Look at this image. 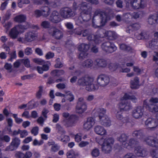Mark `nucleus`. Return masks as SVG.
<instances>
[{"instance_id": "8", "label": "nucleus", "mask_w": 158, "mask_h": 158, "mask_svg": "<svg viewBox=\"0 0 158 158\" xmlns=\"http://www.w3.org/2000/svg\"><path fill=\"white\" fill-rule=\"evenodd\" d=\"M48 32L49 35L56 40H60L63 38L64 33L62 30L55 27L51 28L49 30Z\"/></svg>"}, {"instance_id": "49", "label": "nucleus", "mask_w": 158, "mask_h": 158, "mask_svg": "<svg viewBox=\"0 0 158 158\" xmlns=\"http://www.w3.org/2000/svg\"><path fill=\"white\" fill-rule=\"evenodd\" d=\"M44 141L42 140H41L38 141L36 139L34 140L33 143V144L34 146H40L43 144Z\"/></svg>"}, {"instance_id": "13", "label": "nucleus", "mask_w": 158, "mask_h": 158, "mask_svg": "<svg viewBox=\"0 0 158 158\" xmlns=\"http://www.w3.org/2000/svg\"><path fill=\"white\" fill-rule=\"evenodd\" d=\"M44 10H36L34 11L35 15L36 18H39L42 16L44 17H47L50 12V9L48 6H45Z\"/></svg>"}, {"instance_id": "46", "label": "nucleus", "mask_w": 158, "mask_h": 158, "mask_svg": "<svg viewBox=\"0 0 158 158\" xmlns=\"http://www.w3.org/2000/svg\"><path fill=\"white\" fill-rule=\"evenodd\" d=\"M79 154L71 150L70 152V158H78Z\"/></svg>"}, {"instance_id": "34", "label": "nucleus", "mask_w": 158, "mask_h": 158, "mask_svg": "<svg viewBox=\"0 0 158 158\" xmlns=\"http://www.w3.org/2000/svg\"><path fill=\"white\" fill-rule=\"evenodd\" d=\"M36 102L34 100H32L27 104V109L30 110L34 108L36 106Z\"/></svg>"}, {"instance_id": "5", "label": "nucleus", "mask_w": 158, "mask_h": 158, "mask_svg": "<svg viewBox=\"0 0 158 158\" xmlns=\"http://www.w3.org/2000/svg\"><path fill=\"white\" fill-rule=\"evenodd\" d=\"M96 112L99 118V122L100 123L105 127H109L111 125V123L109 118L105 114L106 110L103 108H97L94 111Z\"/></svg>"}, {"instance_id": "37", "label": "nucleus", "mask_w": 158, "mask_h": 158, "mask_svg": "<svg viewBox=\"0 0 158 158\" xmlns=\"http://www.w3.org/2000/svg\"><path fill=\"white\" fill-rule=\"evenodd\" d=\"M56 130L58 131V133L61 134H64L65 133V132L64 130L59 124L57 123L56 124Z\"/></svg>"}, {"instance_id": "50", "label": "nucleus", "mask_w": 158, "mask_h": 158, "mask_svg": "<svg viewBox=\"0 0 158 158\" xmlns=\"http://www.w3.org/2000/svg\"><path fill=\"white\" fill-rule=\"evenodd\" d=\"M39 131V127H33L31 131V133L33 134L34 135L36 136L38 135Z\"/></svg>"}, {"instance_id": "11", "label": "nucleus", "mask_w": 158, "mask_h": 158, "mask_svg": "<svg viewBox=\"0 0 158 158\" xmlns=\"http://www.w3.org/2000/svg\"><path fill=\"white\" fill-rule=\"evenodd\" d=\"M104 31H103V32ZM105 34L104 35H94V36L92 35H89L88 36V39L89 40H93L96 43L98 44L99 41V38L102 37L104 36H108V37H111L112 34H113V31H105Z\"/></svg>"}, {"instance_id": "15", "label": "nucleus", "mask_w": 158, "mask_h": 158, "mask_svg": "<svg viewBox=\"0 0 158 158\" xmlns=\"http://www.w3.org/2000/svg\"><path fill=\"white\" fill-rule=\"evenodd\" d=\"M156 119H155L148 118L145 124L147 128L152 130L157 126L158 124V113L156 115Z\"/></svg>"}, {"instance_id": "41", "label": "nucleus", "mask_w": 158, "mask_h": 158, "mask_svg": "<svg viewBox=\"0 0 158 158\" xmlns=\"http://www.w3.org/2000/svg\"><path fill=\"white\" fill-rule=\"evenodd\" d=\"M99 154V150L97 148H95L93 149L91 152L92 156L94 157L98 156Z\"/></svg>"}, {"instance_id": "21", "label": "nucleus", "mask_w": 158, "mask_h": 158, "mask_svg": "<svg viewBox=\"0 0 158 158\" xmlns=\"http://www.w3.org/2000/svg\"><path fill=\"white\" fill-rule=\"evenodd\" d=\"M80 9L81 13L86 14H89L91 10V7L85 2L82 3L80 5Z\"/></svg>"}, {"instance_id": "45", "label": "nucleus", "mask_w": 158, "mask_h": 158, "mask_svg": "<svg viewBox=\"0 0 158 158\" xmlns=\"http://www.w3.org/2000/svg\"><path fill=\"white\" fill-rule=\"evenodd\" d=\"M17 115L16 114H13L12 115L13 117L15 118V122L17 124H20L23 121V120L22 118H18Z\"/></svg>"}, {"instance_id": "26", "label": "nucleus", "mask_w": 158, "mask_h": 158, "mask_svg": "<svg viewBox=\"0 0 158 158\" xmlns=\"http://www.w3.org/2000/svg\"><path fill=\"white\" fill-rule=\"evenodd\" d=\"M131 87L132 89H137L139 86V78L138 77H135L130 81Z\"/></svg>"}, {"instance_id": "44", "label": "nucleus", "mask_w": 158, "mask_h": 158, "mask_svg": "<svg viewBox=\"0 0 158 158\" xmlns=\"http://www.w3.org/2000/svg\"><path fill=\"white\" fill-rule=\"evenodd\" d=\"M33 61L34 63L39 65H42L45 63L44 60L37 58L33 59Z\"/></svg>"}, {"instance_id": "12", "label": "nucleus", "mask_w": 158, "mask_h": 158, "mask_svg": "<svg viewBox=\"0 0 158 158\" xmlns=\"http://www.w3.org/2000/svg\"><path fill=\"white\" fill-rule=\"evenodd\" d=\"M101 47L103 51L108 53L112 52L117 49L116 47L114 44L108 42L103 43Z\"/></svg>"}, {"instance_id": "3", "label": "nucleus", "mask_w": 158, "mask_h": 158, "mask_svg": "<svg viewBox=\"0 0 158 158\" xmlns=\"http://www.w3.org/2000/svg\"><path fill=\"white\" fill-rule=\"evenodd\" d=\"M77 83L81 85H85L86 90L88 91L94 90L98 88V86L95 85L94 79L92 77H82L78 80Z\"/></svg>"}, {"instance_id": "43", "label": "nucleus", "mask_w": 158, "mask_h": 158, "mask_svg": "<svg viewBox=\"0 0 158 158\" xmlns=\"http://www.w3.org/2000/svg\"><path fill=\"white\" fill-rule=\"evenodd\" d=\"M120 48L122 50L128 51H130L131 49V48L130 46L123 44L120 45Z\"/></svg>"}, {"instance_id": "32", "label": "nucleus", "mask_w": 158, "mask_h": 158, "mask_svg": "<svg viewBox=\"0 0 158 158\" xmlns=\"http://www.w3.org/2000/svg\"><path fill=\"white\" fill-rule=\"evenodd\" d=\"M97 66L100 67L104 68L107 65V62L104 59H97L96 60Z\"/></svg>"}, {"instance_id": "39", "label": "nucleus", "mask_w": 158, "mask_h": 158, "mask_svg": "<svg viewBox=\"0 0 158 158\" xmlns=\"http://www.w3.org/2000/svg\"><path fill=\"white\" fill-rule=\"evenodd\" d=\"M34 3L37 5H40L42 4L43 2H44L45 4H49L48 0H33Z\"/></svg>"}, {"instance_id": "35", "label": "nucleus", "mask_w": 158, "mask_h": 158, "mask_svg": "<svg viewBox=\"0 0 158 158\" xmlns=\"http://www.w3.org/2000/svg\"><path fill=\"white\" fill-rule=\"evenodd\" d=\"M20 60L26 67L29 68L31 67L30 61L28 58L20 59Z\"/></svg>"}, {"instance_id": "38", "label": "nucleus", "mask_w": 158, "mask_h": 158, "mask_svg": "<svg viewBox=\"0 0 158 158\" xmlns=\"http://www.w3.org/2000/svg\"><path fill=\"white\" fill-rule=\"evenodd\" d=\"M60 148V146L58 144L56 143L51 147L50 151L52 152H57Z\"/></svg>"}, {"instance_id": "63", "label": "nucleus", "mask_w": 158, "mask_h": 158, "mask_svg": "<svg viewBox=\"0 0 158 158\" xmlns=\"http://www.w3.org/2000/svg\"><path fill=\"white\" fill-rule=\"evenodd\" d=\"M32 53L31 48L29 47L27 48L25 50V53L26 55H28L31 54Z\"/></svg>"}, {"instance_id": "19", "label": "nucleus", "mask_w": 158, "mask_h": 158, "mask_svg": "<svg viewBox=\"0 0 158 158\" xmlns=\"http://www.w3.org/2000/svg\"><path fill=\"white\" fill-rule=\"evenodd\" d=\"M143 110L141 107H137L133 110L132 116L135 118H140L143 116Z\"/></svg>"}, {"instance_id": "62", "label": "nucleus", "mask_w": 158, "mask_h": 158, "mask_svg": "<svg viewBox=\"0 0 158 158\" xmlns=\"http://www.w3.org/2000/svg\"><path fill=\"white\" fill-rule=\"evenodd\" d=\"M123 158H136V157L132 153H128L124 156Z\"/></svg>"}, {"instance_id": "53", "label": "nucleus", "mask_w": 158, "mask_h": 158, "mask_svg": "<svg viewBox=\"0 0 158 158\" xmlns=\"http://www.w3.org/2000/svg\"><path fill=\"white\" fill-rule=\"evenodd\" d=\"M82 134L81 133H79L76 134L74 137L75 140L77 142H79L81 140Z\"/></svg>"}, {"instance_id": "51", "label": "nucleus", "mask_w": 158, "mask_h": 158, "mask_svg": "<svg viewBox=\"0 0 158 158\" xmlns=\"http://www.w3.org/2000/svg\"><path fill=\"white\" fill-rule=\"evenodd\" d=\"M41 26L44 28H48L49 27L50 23L48 22L47 21H44L42 22Z\"/></svg>"}, {"instance_id": "4", "label": "nucleus", "mask_w": 158, "mask_h": 158, "mask_svg": "<svg viewBox=\"0 0 158 158\" xmlns=\"http://www.w3.org/2000/svg\"><path fill=\"white\" fill-rule=\"evenodd\" d=\"M97 142L102 146V150L105 153L110 152L114 142V140L112 138H109L104 139H101L100 140H97Z\"/></svg>"}, {"instance_id": "48", "label": "nucleus", "mask_w": 158, "mask_h": 158, "mask_svg": "<svg viewBox=\"0 0 158 158\" xmlns=\"http://www.w3.org/2000/svg\"><path fill=\"white\" fill-rule=\"evenodd\" d=\"M60 59L59 58H57L56 60V64L55 65V67L56 68H60L63 66V64L60 61Z\"/></svg>"}, {"instance_id": "57", "label": "nucleus", "mask_w": 158, "mask_h": 158, "mask_svg": "<svg viewBox=\"0 0 158 158\" xmlns=\"http://www.w3.org/2000/svg\"><path fill=\"white\" fill-rule=\"evenodd\" d=\"M48 112V110L45 108L42 111V115L45 118V119H46L48 118L47 114Z\"/></svg>"}, {"instance_id": "60", "label": "nucleus", "mask_w": 158, "mask_h": 158, "mask_svg": "<svg viewBox=\"0 0 158 158\" xmlns=\"http://www.w3.org/2000/svg\"><path fill=\"white\" fill-rule=\"evenodd\" d=\"M89 144V143L88 141H82L80 143L79 146L80 147L82 148L85 147Z\"/></svg>"}, {"instance_id": "29", "label": "nucleus", "mask_w": 158, "mask_h": 158, "mask_svg": "<svg viewBox=\"0 0 158 158\" xmlns=\"http://www.w3.org/2000/svg\"><path fill=\"white\" fill-rule=\"evenodd\" d=\"M63 116L65 118L63 121V123L66 127H69V113L64 112L63 113Z\"/></svg>"}, {"instance_id": "23", "label": "nucleus", "mask_w": 158, "mask_h": 158, "mask_svg": "<svg viewBox=\"0 0 158 158\" xmlns=\"http://www.w3.org/2000/svg\"><path fill=\"white\" fill-rule=\"evenodd\" d=\"M94 131L96 134L101 135H105L107 134L106 130L102 127L99 126H96L94 128Z\"/></svg>"}, {"instance_id": "55", "label": "nucleus", "mask_w": 158, "mask_h": 158, "mask_svg": "<svg viewBox=\"0 0 158 158\" xmlns=\"http://www.w3.org/2000/svg\"><path fill=\"white\" fill-rule=\"evenodd\" d=\"M20 136L21 138H23L28 135V133L26 130H21L20 131Z\"/></svg>"}, {"instance_id": "52", "label": "nucleus", "mask_w": 158, "mask_h": 158, "mask_svg": "<svg viewBox=\"0 0 158 158\" xmlns=\"http://www.w3.org/2000/svg\"><path fill=\"white\" fill-rule=\"evenodd\" d=\"M30 2V1L29 0H19V2L18 3V6L20 7H21L22 6L21 5L22 4H28Z\"/></svg>"}, {"instance_id": "10", "label": "nucleus", "mask_w": 158, "mask_h": 158, "mask_svg": "<svg viewBox=\"0 0 158 158\" xmlns=\"http://www.w3.org/2000/svg\"><path fill=\"white\" fill-rule=\"evenodd\" d=\"M21 140L19 138L15 137L12 139L10 145L7 147L5 150L6 151H13L16 150L20 144Z\"/></svg>"}, {"instance_id": "20", "label": "nucleus", "mask_w": 158, "mask_h": 158, "mask_svg": "<svg viewBox=\"0 0 158 158\" xmlns=\"http://www.w3.org/2000/svg\"><path fill=\"white\" fill-rule=\"evenodd\" d=\"M37 36L36 34L32 31L27 33L25 35V40L27 42H31L35 40Z\"/></svg>"}, {"instance_id": "18", "label": "nucleus", "mask_w": 158, "mask_h": 158, "mask_svg": "<svg viewBox=\"0 0 158 158\" xmlns=\"http://www.w3.org/2000/svg\"><path fill=\"white\" fill-rule=\"evenodd\" d=\"M49 20L51 22L54 23H58L61 20L59 13L56 10H54L52 12L50 16Z\"/></svg>"}, {"instance_id": "42", "label": "nucleus", "mask_w": 158, "mask_h": 158, "mask_svg": "<svg viewBox=\"0 0 158 158\" xmlns=\"http://www.w3.org/2000/svg\"><path fill=\"white\" fill-rule=\"evenodd\" d=\"M39 88V90L36 94V97L38 99H40L41 97L43 92V87L40 86Z\"/></svg>"}, {"instance_id": "17", "label": "nucleus", "mask_w": 158, "mask_h": 158, "mask_svg": "<svg viewBox=\"0 0 158 158\" xmlns=\"http://www.w3.org/2000/svg\"><path fill=\"white\" fill-rule=\"evenodd\" d=\"M95 123L94 119L91 117H89L84 124L83 128L84 129L88 131L92 128Z\"/></svg>"}, {"instance_id": "61", "label": "nucleus", "mask_w": 158, "mask_h": 158, "mask_svg": "<svg viewBox=\"0 0 158 158\" xmlns=\"http://www.w3.org/2000/svg\"><path fill=\"white\" fill-rule=\"evenodd\" d=\"M34 75L33 74H29L26 75H24L21 77V79L23 80L27 79H29L31 77H33Z\"/></svg>"}, {"instance_id": "28", "label": "nucleus", "mask_w": 158, "mask_h": 158, "mask_svg": "<svg viewBox=\"0 0 158 158\" xmlns=\"http://www.w3.org/2000/svg\"><path fill=\"white\" fill-rule=\"evenodd\" d=\"M26 19V16L23 14H20L15 16L14 18L15 22L18 23H22L25 22Z\"/></svg>"}, {"instance_id": "36", "label": "nucleus", "mask_w": 158, "mask_h": 158, "mask_svg": "<svg viewBox=\"0 0 158 158\" xmlns=\"http://www.w3.org/2000/svg\"><path fill=\"white\" fill-rule=\"evenodd\" d=\"M148 22L150 25L155 23L156 22V15H151L148 19Z\"/></svg>"}, {"instance_id": "14", "label": "nucleus", "mask_w": 158, "mask_h": 158, "mask_svg": "<svg viewBox=\"0 0 158 158\" xmlns=\"http://www.w3.org/2000/svg\"><path fill=\"white\" fill-rule=\"evenodd\" d=\"M89 48V46L88 45L85 44H82L79 46L78 50L81 52L79 56V58L80 59H82L86 57L87 55L86 52Z\"/></svg>"}, {"instance_id": "54", "label": "nucleus", "mask_w": 158, "mask_h": 158, "mask_svg": "<svg viewBox=\"0 0 158 158\" xmlns=\"http://www.w3.org/2000/svg\"><path fill=\"white\" fill-rule=\"evenodd\" d=\"M54 54L53 53L49 52H48L45 55V57L47 59H49L54 57Z\"/></svg>"}, {"instance_id": "27", "label": "nucleus", "mask_w": 158, "mask_h": 158, "mask_svg": "<svg viewBox=\"0 0 158 158\" xmlns=\"http://www.w3.org/2000/svg\"><path fill=\"white\" fill-rule=\"evenodd\" d=\"M60 14L62 17L64 18H68L69 15V8L64 7L62 8L60 10Z\"/></svg>"}, {"instance_id": "58", "label": "nucleus", "mask_w": 158, "mask_h": 158, "mask_svg": "<svg viewBox=\"0 0 158 158\" xmlns=\"http://www.w3.org/2000/svg\"><path fill=\"white\" fill-rule=\"evenodd\" d=\"M4 67L7 70H10V72H12V65L11 64L7 63H6L4 65Z\"/></svg>"}, {"instance_id": "16", "label": "nucleus", "mask_w": 158, "mask_h": 158, "mask_svg": "<svg viewBox=\"0 0 158 158\" xmlns=\"http://www.w3.org/2000/svg\"><path fill=\"white\" fill-rule=\"evenodd\" d=\"M110 81L109 77L104 75H99L97 78V82L99 84L102 86L108 85Z\"/></svg>"}, {"instance_id": "33", "label": "nucleus", "mask_w": 158, "mask_h": 158, "mask_svg": "<svg viewBox=\"0 0 158 158\" xmlns=\"http://www.w3.org/2000/svg\"><path fill=\"white\" fill-rule=\"evenodd\" d=\"M93 60L90 59L85 60L82 64V66L86 68H90L93 66Z\"/></svg>"}, {"instance_id": "24", "label": "nucleus", "mask_w": 158, "mask_h": 158, "mask_svg": "<svg viewBox=\"0 0 158 158\" xmlns=\"http://www.w3.org/2000/svg\"><path fill=\"white\" fill-rule=\"evenodd\" d=\"M145 142L149 146L156 147H158V140L154 139L152 137L149 136L147 137Z\"/></svg>"}, {"instance_id": "6", "label": "nucleus", "mask_w": 158, "mask_h": 158, "mask_svg": "<svg viewBox=\"0 0 158 158\" xmlns=\"http://www.w3.org/2000/svg\"><path fill=\"white\" fill-rule=\"evenodd\" d=\"M158 103V98H151L148 102L146 100L143 101V106L146 108L148 110L152 113L158 111V107L154 105L155 104Z\"/></svg>"}, {"instance_id": "59", "label": "nucleus", "mask_w": 158, "mask_h": 158, "mask_svg": "<svg viewBox=\"0 0 158 158\" xmlns=\"http://www.w3.org/2000/svg\"><path fill=\"white\" fill-rule=\"evenodd\" d=\"M140 27V25L139 24L135 23L131 26L129 27V29L132 28L133 30H136L139 29Z\"/></svg>"}, {"instance_id": "22", "label": "nucleus", "mask_w": 158, "mask_h": 158, "mask_svg": "<svg viewBox=\"0 0 158 158\" xmlns=\"http://www.w3.org/2000/svg\"><path fill=\"white\" fill-rule=\"evenodd\" d=\"M32 156V153L30 151L27 152L25 154L20 152H17L15 154L16 158H31Z\"/></svg>"}, {"instance_id": "7", "label": "nucleus", "mask_w": 158, "mask_h": 158, "mask_svg": "<svg viewBox=\"0 0 158 158\" xmlns=\"http://www.w3.org/2000/svg\"><path fill=\"white\" fill-rule=\"evenodd\" d=\"M126 6L129 9H138L143 8L145 5L142 0H128L126 1Z\"/></svg>"}, {"instance_id": "1", "label": "nucleus", "mask_w": 158, "mask_h": 158, "mask_svg": "<svg viewBox=\"0 0 158 158\" xmlns=\"http://www.w3.org/2000/svg\"><path fill=\"white\" fill-rule=\"evenodd\" d=\"M127 99H130L133 102H135L137 100L136 98L134 96L130 95L127 94H125L121 98L119 103L118 105V107L120 110V111L116 112L115 113V116L117 120L121 121L122 123H126L127 121V119L123 117L122 115L121 111L129 110L131 107L130 103L127 101Z\"/></svg>"}, {"instance_id": "2", "label": "nucleus", "mask_w": 158, "mask_h": 158, "mask_svg": "<svg viewBox=\"0 0 158 158\" xmlns=\"http://www.w3.org/2000/svg\"><path fill=\"white\" fill-rule=\"evenodd\" d=\"M127 137L125 134H122L119 137L118 140L120 142L123 143V147L128 149L134 147L135 148V153L138 156H145L147 155L146 151L140 147L138 146L137 141L131 139L128 141L126 142Z\"/></svg>"}, {"instance_id": "56", "label": "nucleus", "mask_w": 158, "mask_h": 158, "mask_svg": "<svg viewBox=\"0 0 158 158\" xmlns=\"http://www.w3.org/2000/svg\"><path fill=\"white\" fill-rule=\"evenodd\" d=\"M59 119V116L57 114H55L53 115V119L52 122L54 123H57Z\"/></svg>"}, {"instance_id": "25", "label": "nucleus", "mask_w": 158, "mask_h": 158, "mask_svg": "<svg viewBox=\"0 0 158 158\" xmlns=\"http://www.w3.org/2000/svg\"><path fill=\"white\" fill-rule=\"evenodd\" d=\"M19 32L18 31L16 27H14L11 29L9 32V36L12 39H16L18 36Z\"/></svg>"}, {"instance_id": "47", "label": "nucleus", "mask_w": 158, "mask_h": 158, "mask_svg": "<svg viewBox=\"0 0 158 158\" xmlns=\"http://www.w3.org/2000/svg\"><path fill=\"white\" fill-rule=\"evenodd\" d=\"M151 154L153 158H158V149L152 151Z\"/></svg>"}, {"instance_id": "40", "label": "nucleus", "mask_w": 158, "mask_h": 158, "mask_svg": "<svg viewBox=\"0 0 158 158\" xmlns=\"http://www.w3.org/2000/svg\"><path fill=\"white\" fill-rule=\"evenodd\" d=\"M109 68L112 71H114L117 69L120 68V67L117 64H110L109 66Z\"/></svg>"}, {"instance_id": "31", "label": "nucleus", "mask_w": 158, "mask_h": 158, "mask_svg": "<svg viewBox=\"0 0 158 158\" xmlns=\"http://www.w3.org/2000/svg\"><path fill=\"white\" fill-rule=\"evenodd\" d=\"M99 14L100 15L101 19V23L102 25H104L109 20L107 15L104 12H100Z\"/></svg>"}, {"instance_id": "30", "label": "nucleus", "mask_w": 158, "mask_h": 158, "mask_svg": "<svg viewBox=\"0 0 158 158\" xmlns=\"http://www.w3.org/2000/svg\"><path fill=\"white\" fill-rule=\"evenodd\" d=\"M64 71L63 70L55 69L51 71V74L54 77H60L64 75Z\"/></svg>"}, {"instance_id": "9", "label": "nucleus", "mask_w": 158, "mask_h": 158, "mask_svg": "<svg viewBox=\"0 0 158 158\" xmlns=\"http://www.w3.org/2000/svg\"><path fill=\"white\" fill-rule=\"evenodd\" d=\"M87 109V106L83 98H79L76 106V112L78 114H82L85 112Z\"/></svg>"}, {"instance_id": "64", "label": "nucleus", "mask_w": 158, "mask_h": 158, "mask_svg": "<svg viewBox=\"0 0 158 158\" xmlns=\"http://www.w3.org/2000/svg\"><path fill=\"white\" fill-rule=\"evenodd\" d=\"M132 16L130 13H126L123 15V19L126 20L128 18H132Z\"/></svg>"}]
</instances>
